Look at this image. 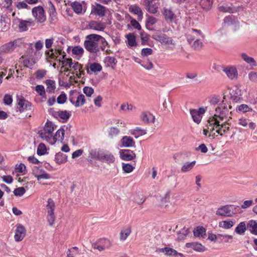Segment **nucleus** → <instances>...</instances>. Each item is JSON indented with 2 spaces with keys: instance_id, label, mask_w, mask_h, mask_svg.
Wrapping results in <instances>:
<instances>
[{
  "instance_id": "nucleus-1",
  "label": "nucleus",
  "mask_w": 257,
  "mask_h": 257,
  "mask_svg": "<svg viewBox=\"0 0 257 257\" xmlns=\"http://www.w3.org/2000/svg\"><path fill=\"white\" fill-rule=\"evenodd\" d=\"M232 109V106L229 105V108H227V105L222 100L221 103L215 108V112L214 115L209 117V118H214L220 121H229L231 118L232 112L229 110Z\"/></svg>"
},
{
  "instance_id": "nucleus-2",
  "label": "nucleus",
  "mask_w": 257,
  "mask_h": 257,
  "mask_svg": "<svg viewBox=\"0 0 257 257\" xmlns=\"http://www.w3.org/2000/svg\"><path fill=\"white\" fill-rule=\"evenodd\" d=\"M230 124L229 121H219L214 118H209L207 120V126L211 131L216 130V132L222 136L227 134L230 130Z\"/></svg>"
},
{
  "instance_id": "nucleus-3",
  "label": "nucleus",
  "mask_w": 257,
  "mask_h": 257,
  "mask_svg": "<svg viewBox=\"0 0 257 257\" xmlns=\"http://www.w3.org/2000/svg\"><path fill=\"white\" fill-rule=\"evenodd\" d=\"M101 36L97 34H90L86 37L84 42L85 48L90 53H96L100 51V47L98 42Z\"/></svg>"
},
{
  "instance_id": "nucleus-4",
  "label": "nucleus",
  "mask_w": 257,
  "mask_h": 257,
  "mask_svg": "<svg viewBox=\"0 0 257 257\" xmlns=\"http://www.w3.org/2000/svg\"><path fill=\"white\" fill-rule=\"evenodd\" d=\"M54 131V127L52 122H47L43 128L39 131L38 134L43 140L46 141L50 144Z\"/></svg>"
},
{
  "instance_id": "nucleus-5",
  "label": "nucleus",
  "mask_w": 257,
  "mask_h": 257,
  "mask_svg": "<svg viewBox=\"0 0 257 257\" xmlns=\"http://www.w3.org/2000/svg\"><path fill=\"white\" fill-rule=\"evenodd\" d=\"M55 208L54 201L49 198L47 201L46 205V210L47 212V219L49 225L52 226L55 220V216L54 215V210Z\"/></svg>"
},
{
  "instance_id": "nucleus-6",
  "label": "nucleus",
  "mask_w": 257,
  "mask_h": 257,
  "mask_svg": "<svg viewBox=\"0 0 257 257\" xmlns=\"http://www.w3.org/2000/svg\"><path fill=\"white\" fill-rule=\"evenodd\" d=\"M33 16L38 23H43L46 20L45 11L41 6H37L33 8L32 10Z\"/></svg>"
},
{
  "instance_id": "nucleus-7",
  "label": "nucleus",
  "mask_w": 257,
  "mask_h": 257,
  "mask_svg": "<svg viewBox=\"0 0 257 257\" xmlns=\"http://www.w3.org/2000/svg\"><path fill=\"white\" fill-rule=\"evenodd\" d=\"M111 245V242L109 239L105 238H100L92 244L93 248L98 249L100 251L109 248Z\"/></svg>"
},
{
  "instance_id": "nucleus-8",
  "label": "nucleus",
  "mask_w": 257,
  "mask_h": 257,
  "mask_svg": "<svg viewBox=\"0 0 257 257\" xmlns=\"http://www.w3.org/2000/svg\"><path fill=\"white\" fill-rule=\"evenodd\" d=\"M32 173L39 181H41L42 179H48L51 178L50 175L41 167L34 166L32 169Z\"/></svg>"
},
{
  "instance_id": "nucleus-9",
  "label": "nucleus",
  "mask_w": 257,
  "mask_h": 257,
  "mask_svg": "<svg viewBox=\"0 0 257 257\" xmlns=\"http://www.w3.org/2000/svg\"><path fill=\"white\" fill-rule=\"evenodd\" d=\"M241 91L238 88L230 89L229 94L223 96L224 102L227 100V98H230L233 102H237L240 99Z\"/></svg>"
},
{
  "instance_id": "nucleus-10",
  "label": "nucleus",
  "mask_w": 257,
  "mask_h": 257,
  "mask_svg": "<svg viewBox=\"0 0 257 257\" xmlns=\"http://www.w3.org/2000/svg\"><path fill=\"white\" fill-rule=\"evenodd\" d=\"M190 112L194 121L199 124L201 121L202 115L205 112V109L200 107L198 109H190Z\"/></svg>"
},
{
  "instance_id": "nucleus-11",
  "label": "nucleus",
  "mask_w": 257,
  "mask_h": 257,
  "mask_svg": "<svg viewBox=\"0 0 257 257\" xmlns=\"http://www.w3.org/2000/svg\"><path fill=\"white\" fill-rule=\"evenodd\" d=\"M49 21L51 24H55L58 21L57 13L54 6L51 1L49 2Z\"/></svg>"
},
{
  "instance_id": "nucleus-12",
  "label": "nucleus",
  "mask_w": 257,
  "mask_h": 257,
  "mask_svg": "<svg viewBox=\"0 0 257 257\" xmlns=\"http://www.w3.org/2000/svg\"><path fill=\"white\" fill-rule=\"evenodd\" d=\"M232 207L231 205H225L219 208L216 211L218 216L228 217L232 214Z\"/></svg>"
},
{
  "instance_id": "nucleus-13",
  "label": "nucleus",
  "mask_w": 257,
  "mask_h": 257,
  "mask_svg": "<svg viewBox=\"0 0 257 257\" xmlns=\"http://www.w3.org/2000/svg\"><path fill=\"white\" fill-rule=\"evenodd\" d=\"M99 161L107 164H111L114 162L115 157L109 152L103 150Z\"/></svg>"
},
{
  "instance_id": "nucleus-14",
  "label": "nucleus",
  "mask_w": 257,
  "mask_h": 257,
  "mask_svg": "<svg viewBox=\"0 0 257 257\" xmlns=\"http://www.w3.org/2000/svg\"><path fill=\"white\" fill-rule=\"evenodd\" d=\"M196 37H200V38H203V35L200 30L192 29L187 34L188 42L191 44L193 41L196 39Z\"/></svg>"
},
{
  "instance_id": "nucleus-15",
  "label": "nucleus",
  "mask_w": 257,
  "mask_h": 257,
  "mask_svg": "<svg viewBox=\"0 0 257 257\" xmlns=\"http://www.w3.org/2000/svg\"><path fill=\"white\" fill-rule=\"evenodd\" d=\"M120 158L124 161H131L136 158L135 153L130 150H121L119 151Z\"/></svg>"
},
{
  "instance_id": "nucleus-16",
  "label": "nucleus",
  "mask_w": 257,
  "mask_h": 257,
  "mask_svg": "<svg viewBox=\"0 0 257 257\" xmlns=\"http://www.w3.org/2000/svg\"><path fill=\"white\" fill-rule=\"evenodd\" d=\"M31 104L28 101L24 98H21L18 100V105L17 107V111L23 112L25 110L31 109Z\"/></svg>"
},
{
  "instance_id": "nucleus-17",
  "label": "nucleus",
  "mask_w": 257,
  "mask_h": 257,
  "mask_svg": "<svg viewBox=\"0 0 257 257\" xmlns=\"http://www.w3.org/2000/svg\"><path fill=\"white\" fill-rule=\"evenodd\" d=\"M26 235V229L24 226L18 224L16 230L15 239L17 241H21Z\"/></svg>"
},
{
  "instance_id": "nucleus-18",
  "label": "nucleus",
  "mask_w": 257,
  "mask_h": 257,
  "mask_svg": "<svg viewBox=\"0 0 257 257\" xmlns=\"http://www.w3.org/2000/svg\"><path fill=\"white\" fill-rule=\"evenodd\" d=\"M227 77L231 79H236L238 76V72L236 68L234 67H227L223 69Z\"/></svg>"
},
{
  "instance_id": "nucleus-19",
  "label": "nucleus",
  "mask_w": 257,
  "mask_h": 257,
  "mask_svg": "<svg viewBox=\"0 0 257 257\" xmlns=\"http://www.w3.org/2000/svg\"><path fill=\"white\" fill-rule=\"evenodd\" d=\"M65 130L64 128L61 127L59 129L56 133L54 136H52V140L50 141V144L51 145L54 144L56 141L62 142L64 138Z\"/></svg>"
},
{
  "instance_id": "nucleus-20",
  "label": "nucleus",
  "mask_w": 257,
  "mask_h": 257,
  "mask_svg": "<svg viewBox=\"0 0 257 257\" xmlns=\"http://www.w3.org/2000/svg\"><path fill=\"white\" fill-rule=\"evenodd\" d=\"M105 26L106 25L105 23L98 22L95 21H90L88 24L89 29L97 31H103Z\"/></svg>"
},
{
  "instance_id": "nucleus-21",
  "label": "nucleus",
  "mask_w": 257,
  "mask_h": 257,
  "mask_svg": "<svg viewBox=\"0 0 257 257\" xmlns=\"http://www.w3.org/2000/svg\"><path fill=\"white\" fill-rule=\"evenodd\" d=\"M106 12V8L100 5L97 4L91 10V14L97 15L100 17L104 16Z\"/></svg>"
},
{
  "instance_id": "nucleus-22",
  "label": "nucleus",
  "mask_w": 257,
  "mask_h": 257,
  "mask_svg": "<svg viewBox=\"0 0 257 257\" xmlns=\"http://www.w3.org/2000/svg\"><path fill=\"white\" fill-rule=\"evenodd\" d=\"M103 149L90 148L89 149V157L93 159L99 160Z\"/></svg>"
},
{
  "instance_id": "nucleus-23",
  "label": "nucleus",
  "mask_w": 257,
  "mask_h": 257,
  "mask_svg": "<svg viewBox=\"0 0 257 257\" xmlns=\"http://www.w3.org/2000/svg\"><path fill=\"white\" fill-rule=\"evenodd\" d=\"M121 145L123 147L129 148L135 146V143L133 138L130 136H124L121 139Z\"/></svg>"
},
{
  "instance_id": "nucleus-24",
  "label": "nucleus",
  "mask_w": 257,
  "mask_h": 257,
  "mask_svg": "<svg viewBox=\"0 0 257 257\" xmlns=\"http://www.w3.org/2000/svg\"><path fill=\"white\" fill-rule=\"evenodd\" d=\"M186 246L199 252H202L205 250V247L201 243L197 242L187 243L186 244Z\"/></svg>"
},
{
  "instance_id": "nucleus-25",
  "label": "nucleus",
  "mask_w": 257,
  "mask_h": 257,
  "mask_svg": "<svg viewBox=\"0 0 257 257\" xmlns=\"http://www.w3.org/2000/svg\"><path fill=\"white\" fill-rule=\"evenodd\" d=\"M141 120L147 123L150 122L154 123L155 120V117L152 114L149 112H143L141 115Z\"/></svg>"
},
{
  "instance_id": "nucleus-26",
  "label": "nucleus",
  "mask_w": 257,
  "mask_h": 257,
  "mask_svg": "<svg viewBox=\"0 0 257 257\" xmlns=\"http://www.w3.org/2000/svg\"><path fill=\"white\" fill-rule=\"evenodd\" d=\"M129 11L131 13L138 16V19L139 21L142 20L143 14L142 10L139 7L136 5L131 6L129 8Z\"/></svg>"
},
{
  "instance_id": "nucleus-27",
  "label": "nucleus",
  "mask_w": 257,
  "mask_h": 257,
  "mask_svg": "<svg viewBox=\"0 0 257 257\" xmlns=\"http://www.w3.org/2000/svg\"><path fill=\"white\" fill-rule=\"evenodd\" d=\"M48 55H50V57L51 58H57L59 57V55H65L64 51H62V49H58L55 48L54 49H51L49 51L47 52Z\"/></svg>"
},
{
  "instance_id": "nucleus-28",
  "label": "nucleus",
  "mask_w": 257,
  "mask_h": 257,
  "mask_svg": "<svg viewBox=\"0 0 257 257\" xmlns=\"http://www.w3.org/2000/svg\"><path fill=\"white\" fill-rule=\"evenodd\" d=\"M86 69L88 73H89V70L92 72L96 73L102 70V67L99 63H91L89 64V66H87Z\"/></svg>"
},
{
  "instance_id": "nucleus-29",
  "label": "nucleus",
  "mask_w": 257,
  "mask_h": 257,
  "mask_svg": "<svg viewBox=\"0 0 257 257\" xmlns=\"http://www.w3.org/2000/svg\"><path fill=\"white\" fill-rule=\"evenodd\" d=\"M247 228L252 234L257 235V221L249 220L247 223Z\"/></svg>"
},
{
  "instance_id": "nucleus-30",
  "label": "nucleus",
  "mask_w": 257,
  "mask_h": 257,
  "mask_svg": "<svg viewBox=\"0 0 257 257\" xmlns=\"http://www.w3.org/2000/svg\"><path fill=\"white\" fill-rule=\"evenodd\" d=\"M240 57L246 63L251 66H256V62L253 58L249 57L247 54L242 53L240 54Z\"/></svg>"
},
{
  "instance_id": "nucleus-31",
  "label": "nucleus",
  "mask_w": 257,
  "mask_h": 257,
  "mask_svg": "<svg viewBox=\"0 0 257 257\" xmlns=\"http://www.w3.org/2000/svg\"><path fill=\"white\" fill-rule=\"evenodd\" d=\"M163 15L168 22H172L175 17V14L169 9H164Z\"/></svg>"
},
{
  "instance_id": "nucleus-32",
  "label": "nucleus",
  "mask_w": 257,
  "mask_h": 257,
  "mask_svg": "<svg viewBox=\"0 0 257 257\" xmlns=\"http://www.w3.org/2000/svg\"><path fill=\"white\" fill-rule=\"evenodd\" d=\"M131 231V228L130 226H127L123 228L120 232L119 239L121 241L125 240L130 235Z\"/></svg>"
},
{
  "instance_id": "nucleus-33",
  "label": "nucleus",
  "mask_w": 257,
  "mask_h": 257,
  "mask_svg": "<svg viewBox=\"0 0 257 257\" xmlns=\"http://www.w3.org/2000/svg\"><path fill=\"white\" fill-rule=\"evenodd\" d=\"M47 85V91L49 93H53L56 89V82L54 80L47 79L45 81Z\"/></svg>"
},
{
  "instance_id": "nucleus-34",
  "label": "nucleus",
  "mask_w": 257,
  "mask_h": 257,
  "mask_svg": "<svg viewBox=\"0 0 257 257\" xmlns=\"http://www.w3.org/2000/svg\"><path fill=\"white\" fill-rule=\"evenodd\" d=\"M189 232L190 230L189 228L184 227L180 231L177 232L178 235L177 240L178 241H181L184 239Z\"/></svg>"
},
{
  "instance_id": "nucleus-35",
  "label": "nucleus",
  "mask_w": 257,
  "mask_h": 257,
  "mask_svg": "<svg viewBox=\"0 0 257 257\" xmlns=\"http://www.w3.org/2000/svg\"><path fill=\"white\" fill-rule=\"evenodd\" d=\"M67 156L62 153L59 152L55 155L56 162L58 164H61L66 162Z\"/></svg>"
},
{
  "instance_id": "nucleus-36",
  "label": "nucleus",
  "mask_w": 257,
  "mask_h": 257,
  "mask_svg": "<svg viewBox=\"0 0 257 257\" xmlns=\"http://www.w3.org/2000/svg\"><path fill=\"white\" fill-rule=\"evenodd\" d=\"M247 229V224L244 222H241L235 228V231L238 234H243Z\"/></svg>"
},
{
  "instance_id": "nucleus-37",
  "label": "nucleus",
  "mask_w": 257,
  "mask_h": 257,
  "mask_svg": "<svg viewBox=\"0 0 257 257\" xmlns=\"http://www.w3.org/2000/svg\"><path fill=\"white\" fill-rule=\"evenodd\" d=\"M196 161H194L191 162H186L185 163L181 168V171L182 172L185 173L188 172L191 170L194 166L195 165Z\"/></svg>"
},
{
  "instance_id": "nucleus-38",
  "label": "nucleus",
  "mask_w": 257,
  "mask_h": 257,
  "mask_svg": "<svg viewBox=\"0 0 257 257\" xmlns=\"http://www.w3.org/2000/svg\"><path fill=\"white\" fill-rule=\"evenodd\" d=\"M234 224V222L231 220H224L219 222V227L228 229L231 228Z\"/></svg>"
},
{
  "instance_id": "nucleus-39",
  "label": "nucleus",
  "mask_w": 257,
  "mask_h": 257,
  "mask_svg": "<svg viewBox=\"0 0 257 257\" xmlns=\"http://www.w3.org/2000/svg\"><path fill=\"white\" fill-rule=\"evenodd\" d=\"M147 6V9L148 11L152 14H155L158 11V6L156 2L152 3L146 4Z\"/></svg>"
},
{
  "instance_id": "nucleus-40",
  "label": "nucleus",
  "mask_w": 257,
  "mask_h": 257,
  "mask_svg": "<svg viewBox=\"0 0 257 257\" xmlns=\"http://www.w3.org/2000/svg\"><path fill=\"white\" fill-rule=\"evenodd\" d=\"M70 100L73 104H74V102L73 101L72 99H70ZM85 98L84 95L82 94H80L77 96V100L75 102V106L76 107H79L83 105L85 103Z\"/></svg>"
},
{
  "instance_id": "nucleus-41",
  "label": "nucleus",
  "mask_w": 257,
  "mask_h": 257,
  "mask_svg": "<svg viewBox=\"0 0 257 257\" xmlns=\"http://www.w3.org/2000/svg\"><path fill=\"white\" fill-rule=\"evenodd\" d=\"M127 39V44L131 46H136L137 45V42L136 41L135 35L133 33H129L125 36Z\"/></svg>"
},
{
  "instance_id": "nucleus-42",
  "label": "nucleus",
  "mask_w": 257,
  "mask_h": 257,
  "mask_svg": "<svg viewBox=\"0 0 257 257\" xmlns=\"http://www.w3.org/2000/svg\"><path fill=\"white\" fill-rule=\"evenodd\" d=\"M69 68H70L71 70L72 69L74 70L73 72H71V73L72 74H77V72H78V71L80 69H81V68H82V66L78 62L73 61Z\"/></svg>"
},
{
  "instance_id": "nucleus-43",
  "label": "nucleus",
  "mask_w": 257,
  "mask_h": 257,
  "mask_svg": "<svg viewBox=\"0 0 257 257\" xmlns=\"http://www.w3.org/2000/svg\"><path fill=\"white\" fill-rule=\"evenodd\" d=\"M66 55H63L62 57H60L59 58V61L61 62L62 64L63 65L61 67L62 69L64 66H68L69 67L71 66V64L73 61L71 58H65Z\"/></svg>"
},
{
  "instance_id": "nucleus-44",
  "label": "nucleus",
  "mask_w": 257,
  "mask_h": 257,
  "mask_svg": "<svg viewBox=\"0 0 257 257\" xmlns=\"http://www.w3.org/2000/svg\"><path fill=\"white\" fill-rule=\"evenodd\" d=\"M206 230L203 227L198 226L193 230V233L195 236L202 237L205 234Z\"/></svg>"
},
{
  "instance_id": "nucleus-45",
  "label": "nucleus",
  "mask_w": 257,
  "mask_h": 257,
  "mask_svg": "<svg viewBox=\"0 0 257 257\" xmlns=\"http://www.w3.org/2000/svg\"><path fill=\"white\" fill-rule=\"evenodd\" d=\"M159 39L161 43L168 45L174 44L172 39L165 35L160 36Z\"/></svg>"
},
{
  "instance_id": "nucleus-46",
  "label": "nucleus",
  "mask_w": 257,
  "mask_h": 257,
  "mask_svg": "<svg viewBox=\"0 0 257 257\" xmlns=\"http://www.w3.org/2000/svg\"><path fill=\"white\" fill-rule=\"evenodd\" d=\"M213 4V0H201L200 5L205 10H209Z\"/></svg>"
},
{
  "instance_id": "nucleus-47",
  "label": "nucleus",
  "mask_w": 257,
  "mask_h": 257,
  "mask_svg": "<svg viewBox=\"0 0 257 257\" xmlns=\"http://www.w3.org/2000/svg\"><path fill=\"white\" fill-rule=\"evenodd\" d=\"M78 254H79V249L76 246L69 249L67 252V257H75Z\"/></svg>"
},
{
  "instance_id": "nucleus-48",
  "label": "nucleus",
  "mask_w": 257,
  "mask_h": 257,
  "mask_svg": "<svg viewBox=\"0 0 257 257\" xmlns=\"http://www.w3.org/2000/svg\"><path fill=\"white\" fill-rule=\"evenodd\" d=\"M35 90L41 96L46 98V91L44 86L42 85H37L35 87Z\"/></svg>"
},
{
  "instance_id": "nucleus-49",
  "label": "nucleus",
  "mask_w": 257,
  "mask_h": 257,
  "mask_svg": "<svg viewBox=\"0 0 257 257\" xmlns=\"http://www.w3.org/2000/svg\"><path fill=\"white\" fill-rule=\"evenodd\" d=\"M66 42V40L62 37H58L55 43V47L60 49H63V45Z\"/></svg>"
},
{
  "instance_id": "nucleus-50",
  "label": "nucleus",
  "mask_w": 257,
  "mask_h": 257,
  "mask_svg": "<svg viewBox=\"0 0 257 257\" xmlns=\"http://www.w3.org/2000/svg\"><path fill=\"white\" fill-rule=\"evenodd\" d=\"M71 7L74 10V11L77 13L79 14L81 13L82 10V6L80 4V3L75 2L71 4Z\"/></svg>"
},
{
  "instance_id": "nucleus-51",
  "label": "nucleus",
  "mask_w": 257,
  "mask_h": 257,
  "mask_svg": "<svg viewBox=\"0 0 257 257\" xmlns=\"http://www.w3.org/2000/svg\"><path fill=\"white\" fill-rule=\"evenodd\" d=\"M120 133L119 130L116 127H111L109 128L108 132V136L110 138H113L119 135Z\"/></svg>"
},
{
  "instance_id": "nucleus-52",
  "label": "nucleus",
  "mask_w": 257,
  "mask_h": 257,
  "mask_svg": "<svg viewBox=\"0 0 257 257\" xmlns=\"http://www.w3.org/2000/svg\"><path fill=\"white\" fill-rule=\"evenodd\" d=\"M200 37H196V39L194 40L191 44H190L193 48L195 49H199L201 48L202 43L200 41Z\"/></svg>"
},
{
  "instance_id": "nucleus-53",
  "label": "nucleus",
  "mask_w": 257,
  "mask_h": 257,
  "mask_svg": "<svg viewBox=\"0 0 257 257\" xmlns=\"http://www.w3.org/2000/svg\"><path fill=\"white\" fill-rule=\"evenodd\" d=\"M218 9L220 12L224 13H232L234 12V10L233 8L231 7L228 6L227 5L220 6L219 7Z\"/></svg>"
},
{
  "instance_id": "nucleus-54",
  "label": "nucleus",
  "mask_w": 257,
  "mask_h": 257,
  "mask_svg": "<svg viewBox=\"0 0 257 257\" xmlns=\"http://www.w3.org/2000/svg\"><path fill=\"white\" fill-rule=\"evenodd\" d=\"M161 251L168 255H176L177 251L170 247H165L161 249Z\"/></svg>"
},
{
  "instance_id": "nucleus-55",
  "label": "nucleus",
  "mask_w": 257,
  "mask_h": 257,
  "mask_svg": "<svg viewBox=\"0 0 257 257\" xmlns=\"http://www.w3.org/2000/svg\"><path fill=\"white\" fill-rule=\"evenodd\" d=\"M59 116L64 120H67L71 115L70 112L67 110L60 111L58 112Z\"/></svg>"
},
{
  "instance_id": "nucleus-56",
  "label": "nucleus",
  "mask_w": 257,
  "mask_h": 257,
  "mask_svg": "<svg viewBox=\"0 0 257 257\" xmlns=\"http://www.w3.org/2000/svg\"><path fill=\"white\" fill-rule=\"evenodd\" d=\"M153 50L151 48H143L142 50L141 55L143 58L148 57V56L152 55L153 54Z\"/></svg>"
},
{
  "instance_id": "nucleus-57",
  "label": "nucleus",
  "mask_w": 257,
  "mask_h": 257,
  "mask_svg": "<svg viewBox=\"0 0 257 257\" xmlns=\"http://www.w3.org/2000/svg\"><path fill=\"white\" fill-rule=\"evenodd\" d=\"M72 52L74 55H81L84 53V50L80 46H75L73 48L72 50Z\"/></svg>"
},
{
  "instance_id": "nucleus-58",
  "label": "nucleus",
  "mask_w": 257,
  "mask_h": 257,
  "mask_svg": "<svg viewBox=\"0 0 257 257\" xmlns=\"http://www.w3.org/2000/svg\"><path fill=\"white\" fill-rule=\"evenodd\" d=\"M141 66L148 70H150L154 68L153 63L149 60H148L146 62L143 61Z\"/></svg>"
},
{
  "instance_id": "nucleus-59",
  "label": "nucleus",
  "mask_w": 257,
  "mask_h": 257,
  "mask_svg": "<svg viewBox=\"0 0 257 257\" xmlns=\"http://www.w3.org/2000/svg\"><path fill=\"white\" fill-rule=\"evenodd\" d=\"M146 200L143 195L141 194H137L134 198V201L138 204H143Z\"/></svg>"
},
{
  "instance_id": "nucleus-60",
  "label": "nucleus",
  "mask_w": 257,
  "mask_h": 257,
  "mask_svg": "<svg viewBox=\"0 0 257 257\" xmlns=\"http://www.w3.org/2000/svg\"><path fill=\"white\" fill-rule=\"evenodd\" d=\"M105 60L107 62L108 66H111L112 67L115 65L117 62L116 59L113 57L107 56L105 58Z\"/></svg>"
},
{
  "instance_id": "nucleus-61",
  "label": "nucleus",
  "mask_w": 257,
  "mask_h": 257,
  "mask_svg": "<svg viewBox=\"0 0 257 257\" xmlns=\"http://www.w3.org/2000/svg\"><path fill=\"white\" fill-rule=\"evenodd\" d=\"M157 22V19L150 16H147V19L146 20V27L148 28V27L152 26L154 25Z\"/></svg>"
},
{
  "instance_id": "nucleus-62",
  "label": "nucleus",
  "mask_w": 257,
  "mask_h": 257,
  "mask_svg": "<svg viewBox=\"0 0 257 257\" xmlns=\"http://www.w3.org/2000/svg\"><path fill=\"white\" fill-rule=\"evenodd\" d=\"M219 235L221 236H219L218 238V240L220 242H227L229 239H231L233 238V236L231 235L222 234H219Z\"/></svg>"
},
{
  "instance_id": "nucleus-63",
  "label": "nucleus",
  "mask_w": 257,
  "mask_h": 257,
  "mask_svg": "<svg viewBox=\"0 0 257 257\" xmlns=\"http://www.w3.org/2000/svg\"><path fill=\"white\" fill-rule=\"evenodd\" d=\"M134 167L131 164L122 163V169L125 173H130L133 171Z\"/></svg>"
},
{
  "instance_id": "nucleus-64",
  "label": "nucleus",
  "mask_w": 257,
  "mask_h": 257,
  "mask_svg": "<svg viewBox=\"0 0 257 257\" xmlns=\"http://www.w3.org/2000/svg\"><path fill=\"white\" fill-rule=\"evenodd\" d=\"M46 152V148L44 144L41 143L37 148V154L39 155H44Z\"/></svg>"
}]
</instances>
